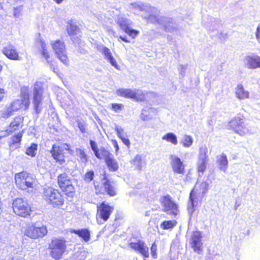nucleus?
Returning <instances> with one entry per match:
<instances>
[{"label":"nucleus","mask_w":260,"mask_h":260,"mask_svg":"<svg viewBox=\"0 0 260 260\" xmlns=\"http://www.w3.org/2000/svg\"><path fill=\"white\" fill-rule=\"evenodd\" d=\"M128 245L131 249L140 253L143 257H149V249L144 241L139 240L135 242H131Z\"/></svg>","instance_id":"18"},{"label":"nucleus","mask_w":260,"mask_h":260,"mask_svg":"<svg viewBox=\"0 0 260 260\" xmlns=\"http://www.w3.org/2000/svg\"><path fill=\"white\" fill-rule=\"evenodd\" d=\"M196 190V187L194 186L193 188H192L189 193V202L192 208L194 207V202L196 199H197Z\"/></svg>","instance_id":"40"},{"label":"nucleus","mask_w":260,"mask_h":260,"mask_svg":"<svg viewBox=\"0 0 260 260\" xmlns=\"http://www.w3.org/2000/svg\"><path fill=\"white\" fill-rule=\"evenodd\" d=\"M15 182L18 188L21 190L34 188L36 186V180L29 173L22 171L15 175Z\"/></svg>","instance_id":"6"},{"label":"nucleus","mask_w":260,"mask_h":260,"mask_svg":"<svg viewBox=\"0 0 260 260\" xmlns=\"http://www.w3.org/2000/svg\"><path fill=\"white\" fill-rule=\"evenodd\" d=\"M66 30L72 39H73L74 36L81 33L80 28L73 20H70L68 21Z\"/></svg>","instance_id":"24"},{"label":"nucleus","mask_w":260,"mask_h":260,"mask_svg":"<svg viewBox=\"0 0 260 260\" xmlns=\"http://www.w3.org/2000/svg\"><path fill=\"white\" fill-rule=\"evenodd\" d=\"M255 36L257 41L260 43V25L257 27Z\"/></svg>","instance_id":"50"},{"label":"nucleus","mask_w":260,"mask_h":260,"mask_svg":"<svg viewBox=\"0 0 260 260\" xmlns=\"http://www.w3.org/2000/svg\"><path fill=\"white\" fill-rule=\"evenodd\" d=\"M235 95L239 100H244L249 98V92L245 89L243 85L241 84L237 85L235 88Z\"/></svg>","instance_id":"26"},{"label":"nucleus","mask_w":260,"mask_h":260,"mask_svg":"<svg viewBox=\"0 0 260 260\" xmlns=\"http://www.w3.org/2000/svg\"><path fill=\"white\" fill-rule=\"evenodd\" d=\"M159 202L164 212L174 217H176L179 214V206L173 201L170 195L167 194L162 196L160 199Z\"/></svg>","instance_id":"11"},{"label":"nucleus","mask_w":260,"mask_h":260,"mask_svg":"<svg viewBox=\"0 0 260 260\" xmlns=\"http://www.w3.org/2000/svg\"><path fill=\"white\" fill-rule=\"evenodd\" d=\"M43 199L49 205L59 208L64 204L63 193L58 189L51 186H46L43 188Z\"/></svg>","instance_id":"2"},{"label":"nucleus","mask_w":260,"mask_h":260,"mask_svg":"<svg viewBox=\"0 0 260 260\" xmlns=\"http://www.w3.org/2000/svg\"><path fill=\"white\" fill-rule=\"evenodd\" d=\"M127 99H132L137 102H142L145 101L146 97L145 93L142 90L139 89L133 90L129 89Z\"/></svg>","instance_id":"25"},{"label":"nucleus","mask_w":260,"mask_h":260,"mask_svg":"<svg viewBox=\"0 0 260 260\" xmlns=\"http://www.w3.org/2000/svg\"><path fill=\"white\" fill-rule=\"evenodd\" d=\"M70 150V146L67 143H61L60 145L54 144L52 146L50 153L55 162L62 165L66 162L67 155L65 151Z\"/></svg>","instance_id":"8"},{"label":"nucleus","mask_w":260,"mask_h":260,"mask_svg":"<svg viewBox=\"0 0 260 260\" xmlns=\"http://www.w3.org/2000/svg\"><path fill=\"white\" fill-rule=\"evenodd\" d=\"M245 121L243 114L239 113L229 122V128L241 136H244L248 132Z\"/></svg>","instance_id":"9"},{"label":"nucleus","mask_w":260,"mask_h":260,"mask_svg":"<svg viewBox=\"0 0 260 260\" xmlns=\"http://www.w3.org/2000/svg\"><path fill=\"white\" fill-rule=\"evenodd\" d=\"M208 184L205 181L202 182L199 185V188L201 190H202L203 194H205L207 192L208 189Z\"/></svg>","instance_id":"48"},{"label":"nucleus","mask_w":260,"mask_h":260,"mask_svg":"<svg viewBox=\"0 0 260 260\" xmlns=\"http://www.w3.org/2000/svg\"><path fill=\"white\" fill-rule=\"evenodd\" d=\"M19 110L17 101H13L4 111H1V117L8 119Z\"/></svg>","instance_id":"21"},{"label":"nucleus","mask_w":260,"mask_h":260,"mask_svg":"<svg viewBox=\"0 0 260 260\" xmlns=\"http://www.w3.org/2000/svg\"><path fill=\"white\" fill-rule=\"evenodd\" d=\"M111 142L113 144L116 152H117L119 151V146L117 141L116 140L113 139L111 140Z\"/></svg>","instance_id":"49"},{"label":"nucleus","mask_w":260,"mask_h":260,"mask_svg":"<svg viewBox=\"0 0 260 260\" xmlns=\"http://www.w3.org/2000/svg\"><path fill=\"white\" fill-rule=\"evenodd\" d=\"M103 175L102 183L97 181L93 182L95 194L96 196L107 194L110 197L116 196L118 192L117 187L108 178L106 172H104Z\"/></svg>","instance_id":"3"},{"label":"nucleus","mask_w":260,"mask_h":260,"mask_svg":"<svg viewBox=\"0 0 260 260\" xmlns=\"http://www.w3.org/2000/svg\"><path fill=\"white\" fill-rule=\"evenodd\" d=\"M117 136L122 141L123 143L129 148L130 147V141L129 139L125 137V134L123 132V129L121 128H116L115 129Z\"/></svg>","instance_id":"29"},{"label":"nucleus","mask_w":260,"mask_h":260,"mask_svg":"<svg viewBox=\"0 0 260 260\" xmlns=\"http://www.w3.org/2000/svg\"><path fill=\"white\" fill-rule=\"evenodd\" d=\"M202 233L200 231H193L189 239V245L193 252L202 254L204 251V245L202 242Z\"/></svg>","instance_id":"14"},{"label":"nucleus","mask_w":260,"mask_h":260,"mask_svg":"<svg viewBox=\"0 0 260 260\" xmlns=\"http://www.w3.org/2000/svg\"><path fill=\"white\" fill-rule=\"evenodd\" d=\"M217 161L220 169L225 170L227 169L228 160L226 155L224 154H222L220 155V157Z\"/></svg>","instance_id":"34"},{"label":"nucleus","mask_w":260,"mask_h":260,"mask_svg":"<svg viewBox=\"0 0 260 260\" xmlns=\"http://www.w3.org/2000/svg\"><path fill=\"white\" fill-rule=\"evenodd\" d=\"M114 207L110 205L106 201H103L96 207V218L106 222L114 212Z\"/></svg>","instance_id":"13"},{"label":"nucleus","mask_w":260,"mask_h":260,"mask_svg":"<svg viewBox=\"0 0 260 260\" xmlns=\"http://www.w3.org/2000/svg\"><path fill=\"white\" fill-rule=\"evenodd\" d=\"M50 256L55 260H60L67 251V241L63 238L52 239L48 245Z\"/></svg>","instance_id":"5"},{"label":"nucleus","mask_w":260,"mask_h":260,"mask_svg":"<svg viewBox=\"0 0 260 260\" xmlns=\"http://www.w3.org/2000/svg\"><path fill=\"white\" fill-rule=\"evenodd\" d=\"M57 184L60 191L67 198L73 199L76 196V189L73 180L67 173L59 174L56 179Z\"/></svg>","instance_id":"4"},{"label":"nucleus","mask_w":260,"mask_h":260,"mask_svg":"<svg viewBox=\"0 0 260 260\" xmlns=\"http://www.w3.org/2000/svg\"><path fill=\"white\" fill-rule=\"evenodd\" d=\"M44 87L41 82H36L34 84L32 89V104L34 109L37 114L39 113L42 109L43 100Z\"/></svg>","instance_id":"10"},{"label":"nucleus","mask_w":260,"mask_h":260,"mask_svg":"<svg viewBox=\"0 0 260 260\" xmlns=\"http://www.w3.org/2000/svg\"><path fill=\"white\" fill-rule=\"evenodd\" d=\"M118 38L125 43H130V41L129 40H128L126 38V37H123V36H120L118 37Z\"/></svg>","instance_id":"51"},{"label":"nucleus","mask_w":260,"mask_h":260,"mask_svg":"<svg viewBox=\"0 0 260 260\" xmlns=\"http://www.w3.org/2000/svg\"><path fill=\"white\" fill-rule=\"evenodd\" d=\"M51 45L59 60L66 66H68L70 60L67 56L64 41L57 39L52 42Z\"/></svg>","instance_id":"12"},{"label":"nucleus","mask_w":260,"mask_h":260,"mask_svg":"<svg viewBox=\"0 0 260 260\" xmlns=\"http://www.w3.org/2000/svg\"><path fill=\"white\" fill-rule=\"evenodd\" d=\"M24 130H22L16 134H15L11 137V141L9 144V147L18 146L20 145L23 134Z\"/></svg>","instance_id":"27"},{"label":"nucleus","mask_w":260,"mask_h":260,"mask_svg":"<svg viewBox=\"0 0 260 260\" xmlns=\"http://www.w3.org/2000/svg\"><path fill=\"white\" fill-rule=\"evenodd\" d=\"M94 177V171L93 170H90V171H87L85 173L84 175L83 176V180L85 182L89 183L93 180Z\"/></svg>","instance_id":"39"},{"label":"nucleus","mask_w":260,"mask_h":260,"mask_svg":"<svg viewBox=\"0 0 260 260\" xmlns=\"http://www.w3.org/2000/svg\"><path fill=\"white\" fill-rule=\"evenodd\" d=\"M117 24L120 27V29L133 39H135L139 34V31L132 28L129 24L127 22L126 19H119L117 21Z\"/></svg>","instance_id":"19"},{"label":"nucleus","mask_w":260,"mask_h":260,"mask_svg":"<svg viewBox=\"0 0 260 260\" xmlns=\"http://www.w3.org/2000/svg\"><path fill=\"white\" fill-rule=\"evenodd\" d=\"M76 122L77 123V126L79 128L80 132L83 134L86 133L87 131L86 122L82 121L80 120H77Z\"/></svg>","instance_id":"42"},{"label":"nucleus","mask_w":260,"mask_h":260,"mask_svg":"<svg viewBox=\"0 0 260 260\" xmlns=\"http://www.w3.org/2000/svg\"><path fill=\"white\" fill-rule=\"evenodd\" d=\"M56 3L59 4L62 2L64 0H53Z\"/></svg>","instance_id":"53"},{"label":"nucleus","mask_w":260,"mask_h":260,"mask_svg":"<svg viewBox=\"0 0 260 260\" xmlns=\"http://www.w3.org/2000/svg\"><path fill=\"white\" fill-rule=\"evenodd\" d=\"M71 232L78 235L85 242H88L90 238L89 231L87 229L72 230Z\"/></svg>","instance_id":"28"},{"label":"nucleus","mask_w":260,"mask_h":260,"mask_svg":"<svg viewBox=\"0 0 260 260\" xmlns=\"http://www.w3.org/2000/svg\"><path fill=\"white\" fill-rule=\"evenodd\" d=\"M47 234L48 230L46 225L37 227L35 224L29 225L27 226L25 231V236L32 239L42 238Z\"/></svg>","instance_id":"15"},{"label":"nucleus","mask_w":260,"mask_h":260,"mask_svg":"<svg viewBox=\"0 0 260 260\" xmlns=\"http://www.w3.org/2000/svg\"><path fill=\"white\" fill-rule=\"evenodd\" d=\"M4 96V89L0 88V101L2 100Z\"/></svg>","instance_id":"52"},{"label":"nucleus","mask_w":260,"mask_h":260,"mask_svg":"<svg viewBox=\"0 0 260 260\" xmlns=\"http://www.w3.org/2000/svg\"><path fill=\"white\" fill-rule=\"evenodd\" d=\"M41 45H42V50L41 51L42 54L45 58V59L47 60L48 62L50 64L51 67L53 69V71L54 72H56V71L55 70H58V69L55 68L54 66L50 61H48V59L50 57V55H49V53L48 51L47 50V49L46 48V44L45 43V42L43 41H41Z\"/></svg>","instance_id":"30"},{"label":"nucleus","mask_w":260,"mask_h":260,"mask_svg":"<svg viewBox=\"0 0 260 260\" xmlns=\"http://www.w3.org/2000/svg\"><path fill=\"white\" fill-rule=\"evenodd\" d=\"M192 138L191 136L188 135H185L182 141L181 142L183 146L185 147H190L192 145Z\"/></svg>","instance_id":"41"},{"label":"nucleus","mask_w":260,"mask_h":260,"mask_svg":"<svg viewBox=\"0 0 260 260\" xmlns=\"http://www.w3.org/2000/svg\"><path fill=\"white\" fill-rule=\"evenodd\" d=\"M245 64L248 69L260 68V56L257 55H247L245 57Z\"/></svg>","instance_id":"22"},{"label":"nucleus","mask_w":260,"mask_h":260,"mask_svg":"<svg viewBox=\"0 0 260 260\" xmlns=\"http://www.w3.org/2000/svg\"><path fill=\"white\" fill-rule=\"evenodd\" d=\"M177 222L176 220H164L160 223V228L163 230L173 229Z\"/></svg>","instance_id":"35"},{"label":"nucleus","mask_w":260,"mask_h":260,"mask_svg":"<svg viewBox=\"0 0 260 260\" xmlns=\"http://www.w3.org/2000/svg\"><path fill=\"white\" fill-rule=\"evenodd\" d=\"M102 52L106 59L112 56V53L108 47L106 46L103 47L102 49Z\"/></svg>","instance_id":"45"},{"label":"nucleus","mask_w":260,"mask_h":260,"mask_svg":"<svg viewBox=\"0 0 260 260\" xmlns=\"http://www.w3.org/2000/svg\"><path fill=\"white\" fill-rule=\"evenodd\" d=\"M107 60L110 63V64L113 66L116 69H119L120 67L117 63V62L115 58L113 57L112 55V56L109 57L108 59H107Z\"/></svg>","instance_id":"47"},{"label":"nucleus","mask_w":260,"mask_h":260,"mask_svg":"<svg viewBox=\"0 0 260 260\" xmlns=\"http://www.w3.org/2000/svg\"><path fill=\"white\" fill-rule=\"evenodd\" d=\"M12 208L16 216L27 217L30 215L31 207L28 202L21 198H17L13 200Z\"/></svg>","instance_id":"7"},{"label":"nucleus","mask_w":260,"mask_h":260,"mask_svg":"<svg viewBox=\"0 0 260 260\" xmlns=\"http://www.w3.org/2000/svg\"><path fill=\"white\" fill-rule=\"evenodd\" d=\"M208 160H199L197 167L198 173H203L206 171Z\"/></svg>","instance_id":"36"},{"label":"nucleus","mask_w":260,"mask_h":260,"mask_svg":"<svg viewBox=\"0 0 260 260\" xmlns=\"http://www.w3.org/2000/svg\"><path fill=\"white\" fill-rule=\"evenodd\" d=\"M162 139L174 145H176L178 143L177 136L172 133H167L162 136Z\"/></svg>","instance_id":"31"},{"label":"nucleus","mask_w":260,"mask_h":260,"mask_svg":"<svg viewBox=\"0 0 260 260\" xmlns=\"http://www.w3.org/2000/svg\"><path fill=\"white\" fill-rule=\"evenodd\" d=\"M24 118L21 115H17L13 118L6 130L7 136L12 134L20 129L24 125Z\"/></svg>","instance_id":"17"},{"label":"nucleus","mask_w":260,"mask_h":260,"mask_svg":"<svg viewBox=\"0 0 260 260\" xmlns=\"http://www.w3.org/2000/svg\"><path fill=\"white\" fill-rule=\"evenodd\" d=\"M199 160H209L208 148L206 146L201 147L199 149Z\"/></svg>","instance_id":"37"},{"label":"nucleus","mask_w":260,"mask_h":260,"mask_svg":"<svg viewBox=\"0 0 260 260\" xmlns=\"http://www.w3.org/2000/svg\"><path fill=\"white\" fill-rule=\"evenodd\" d=\"M128 88H120L116 90V94L120 96L127 99L129 91Z\"/></svg>","instance_id":"43"},{"label":"nucleus","mask_w":260,"mask_h":260,"mask_svg":"<svg viewBox=\"0 0 260 260\" xmlns=\"http://www.w3.org/2000/svg\"><path fill=\"white\" fill-rule=\"evenodd\" d=\"M76 152L77 156L82 162L86 164L88 162V156L83 149L78 148L76 149Z\"/></svg>","instance_id":"33"},{"label":"nucleus","mask_w":260,"mask_h":260,"mask_svg":"<svg viewBox=\"0 0 260 260\" xmlns=\"http://www.w3.org/2000/svg\"><path fill=\"white\" fill-rule=\"evenodd\" d=\"M142 159L140 155H136L134 158L131 161V162L137 167L139 170H141L142 167Z\"/></svg>","instance_id":"38"},{"label":"nucleus","mask_w":260,"mask_h":260,"mask_svg":"<svg viewBox=\"0 0 260 260\" xmlns=\"http://www.w3.org/2000/svg\"><path fill=\"white\" fill-rule=\"evenodd\" d=\"M89 143L95 156L99 159L104 160L109 171L116 172L118 170V162L109 151L104 147L99 149L96 143L93 140H90Z\"/></svg>","instance_id":"1"},{"label":"nucleus","mask_w":260,"mask_h":260,"mask_svg":"<svg viewBox=\"0 0 260 260\" xmlns=\"http://www.w3.org/2000/svg\"><path fill=\"white\" fill-rule=\"evenodd\" d=\"M20 100L17 99L19 106V110L21 108L26 110L28 109L30 105L29 88L27 86H23L20 89Z\"/></svg>","instance_id":"16"},{"label":"nucleus","mask_w":260,"mask_h":260,"mask_svg":"<svg viewBox=\"0 0 260 260\" xmlns=\"http://www.w3.org/2000/svg\"><path fill=\"white\" fill-rule=\"evenodd\" d=\"M38 147L37 144L31 143L30 145L26 148L25 152V154L31 157H34L36 155Z\"/></svg>","instance_id":"32"},{"label":"nucleus","mask_w":260,"mask_h":260,"mask_svg":"<svg viewBox=\"0 0 260 260\" xmlns=\"http://www.w3.org/2000/svg\"><path fill=\"white\" fill-rule=\"evenodd\" d=\"M75 40H76L77 42L79 41H80V38L79 37H76V38H74V40L73 41H75Z\"/></svg>","instance_id":"54"},{"label":"nucleus","mask_w":260,"mask_h":260,"mask_svg":"<svg viewBox=\"0 0 260 260\" xmlns=\"http://www.w3.org/2000/svg\"><path fill=\"white\" fill-rule=\"evenodd\" d=\"M171 165L173 172L175 174L184 175L185 172V166L178 156H172Z\"/></svg>","instance_id":"20"},{"label":"nucleus","mask_w":260,"mask_h":260,"mask_svg":"<svg viewBox=\"0 0 260 260\" xmlns=\"http://www.w3.org/2000/svg\"><path fill=\"white\" fill-rule=\"evenodd\" d=\"M3 53L8 57L11 60H19L20 57L19 53L17 51L15 47L9 44L5 46L3 50Z\"/></svg>","instance_id":"23"},{"label":"nucleus","mask_w":260,"mask_h":260,"mask_svg":"<svg viewBox=\"0 0 260 260\" xmlns=\"http://www.w3.org/2000/svg\"><path fill=\"white\" fill-rule=\"evenodd\" d=\"M111 108L113 111L117 112L123 109V105L122 104L113 103L111 104Z\"/></svg>","instance_id":"46"},{"label":"nucleus","mask_w":260,"mask_h":260,"mask_svg":"<svg viewBox=\"0 0 260 260\" xmlns=\"http://www.w3.org/2000/svg\"><path fill=\"white\" fill-rule=\"evenodd\" d=\"M157 245L155 242H154L150 247L151 254L153 259H156L157 257Z\"/></svg>","instance_id":"44"}]
</instances>
